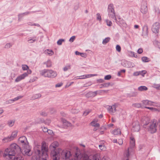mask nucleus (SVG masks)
<instances>
[{
    "label": "nucleus",
    "instance_id": "nucleus-59",
    "mask_svg": "<svg viewBox=\"0 0 160 160\" xmlns=\"http://www.w3.org/2000/svg\"><path fill=\"white\" fill-rule=\"evenodd\" d=\"M22 97V96H18L12 99L13 101H15L17 100H18V99L21 98Z\"/></svg>",
    "mask_w": 160,
    "mask_h": 160
},
{
    "label": "nucleus",
    "instance_id": "nucleus-10",
    "mask_svg": "<svg viewBox=\"0 0 160 160\" xmlns=\"http://www.w3.org/2000/svg\"><path fill=\"white\" fill-rule=\"evenodd\" d=\"M121 64L123 67L127 68L133 67L135 66L134 63L128 61H122L121 62Z\"/></svg>",
    "mask_w": 160,
    "mask_h": 160
},
{
    "label": "nucleus",
    "instance_id": "nucleus-37",
    "mask_svg": "<svg viewBox=\"0 0 160 160\" xmlns=\"http://www.w3.org/2000/svg\"><path fill=\"white\" fill-rule=\"evenodd\" d=\"M110 38L109 37H107L103 40L102 43L103 44H106L110 40Z\"/></svg>",
    "mask_w": 160,
    "mask_h": 160
},
{
    "label": "nucleus",
    "instance_id": "nucleus-44",
    "mask_svg": "<svg viewBox=\"0 0 160 160\" xmlns=\"http://www.w3.org/2000/svg\"><path fill=\"white\" fill-rule=\"evenodd\" d=\"M79 3L78 2L75 3L74 5V9L75 11L78 10L79 8Z\"/></svg>",
    "mask_w": 160,
    "mask_h": 160
},
{
    "label": "nucleus",
    "instance_id": "nucleus-42",
    "mask_svg": "<svg viewBox=\"0 0 160 160\" xmlns=\"http://www.w3.org/2000/svg\"><path fill=\"white\" fill-rule=\"evenodd\" d=\"M153 88L157 89V90H160V84H154L153 85Z\"/></svg>",
    "mask_w": 160,
    "mask_h": 160
},
{
    "label": "nucleus",
    "instance_id": "nucleus-27",
    "mask_svg": "<svg viewBox=\"0 0 160 160\" xmlns=\"http://www.w3.org/2000/svg\"><path fill=\"white\" fill-rule=\"evenodd\" d=\"M15 120H9L8 121L7 125L10 127H12L14 124Z\"/></svg>",
    "mask_w": 160,
    "mask_h": 160
},
{
    "label": "nucleus",
    "instance_id": "nucleus-64",
    "mask_svg": "<svg viewBox=\"0 0 160 160\" xmlns=\"http://www.w3.org/2000/svg\"><path fill=\"white\" fill-rule=\"evenodd\" d=\"M93 160H99L98 158V156L96 155H94L93 156Z\"/></svg>",
    "mask_w": 160,
    "mask_h": 160
},
{
    "label": "nucleus",
    "instance_id": "nucleus-7",
    "mask_svg": "<svg viewBox=\"0 0 160 160\" xmlns=\"http://www.w3.org/2000/svg\"><path fill=\"white\" fill-rule=\"evenodd\" d=\"M61 156L63 160H70L72 155L70 151L66 150H62V149Z\"/></svg>",
    "mask_w": 160,
    "mask_h": 160
},
{
    "label": "nucleus",
    "instance_id": "nucleus-30",
    "mask_svg": "<svg viewBox=\"0 0 160 160\" xmlns=\"http://www.w3.org/2000/svg\"><path fill=\"white\" fill-rule=\"evenodd\" d=\"M17 133L18 132L16 131H15L12 132L11 136H9L12 140H13L14 138L17 136Z\"/></svg>",
    "mask_w": 160,
    "mask_h": 160
},
{
    "label": "nucleus",
    "instance_id": "nucleus-62",
    "mask_svg": "<svg viewBox=\"0 0 160 160\" xmlns=\"http://www.w3.org/2000/svg\"><path fill=\"white\" fill-rule=\"evenodd\" d=\"M123 140L122 139H119L118 140V143L120 145H121L123 144Z\"/></svg>",
    "mask_w": 160,
    "mask_h": 160
},
{
    "label": "nucleus",
    "instance_id": "nucleus-47",
    "mask_svg": "<svg viewBox=\"0 0 160 160\" xmlns=\"http://www.w3.org/2000/svg\"><path fill=\"white\" fill-rule=\"evenodd\" d=\"M106 22L107 23V25L108 26H111L112 25V23L108 19L106 20Z\"/></svg>",
    "mask_w": 160,
    "mask_h": 160
},
{
    "label": "nucleus",
    "instance_id": "nucleus-36",
    "mask_svg": "<svg viewBox=\"0 0 160 160\" xmlns=\"http://www.w3.org/2000/svg\"><path fill=\"white\" fill-rule=\"evenodd\" d=\"M143 62H147L150 61V60L146 57H143L141 58Z\"/></svg>",
    "mask_w": 160,
    "mask_h": 160
},
{
    "label": "nucleus",
    "instance_id": "nucleus-20",
    "mask_svg": "<svg viewBox=\"0 0 160 160\" xmlns=\"http://www.w3.org/2000/svg\"><path fill=\"white\" fill-rule=\"evenodd\" d=\"M108 16L110 19H114L117 23H118L117 22V19L116 16V14L115 12L108 13Z\"/></svg>",
    "mask_w": 160,
    "mask_h": 160
},
{
    "label": "nucleus",
    "instance_id": "nucleus-35",
    "mask_svg": "<svg viewBox=\"0 0 160 160\" xmlns=\"http://www.w3.org/2000/svg\"><path fill=\"white\" fill-rule=\"evenodd\" d=\"M43 64H46L47 68H49L52 66V62L50 60H48L46 62L43 63Z\"/></svg>",
    "mask_w": 160,
    "mask_h": 160
},
{
    "label": "nucleus",
    "instance_id": "nucleus-41",
    "mask_svg": "<svg viewBox=\"0 0 160 160\" xmlns=\"http://www.w3.org/2000/svg\"><path fill=\"white\" fill-rule=\"evenodd\" d=\"M129 56L131 57L135 58H137V55H136L135 52H133L130 51L129 52Z\"/></svg>",
    "mask_w": 160,
    "mask_h": 160
},
{
    "label": "nucleus",
    "instance_id": "nucleus-38",
    "mask_svg": "<svg viewBox=\"0 0 160 160\" xmlns=\"http://www.w3.org/2000/svg\"><path fill=\"white\" fill-rule=\"evenodd\" d=\"M154 9L156 15L158 16L160 13V11L159 8L157 7H155L154 8Z\"/></svg>",
    "mask_w": 160,
    "mask_h": 160
},
{
    "label": "nucleus",
    "instance_id": "nucleus-52",
    "mask_svg": "<svg viewBox=\"0 0 160 160\" xmlns=\"http://www.w3.org/2000/svg\"><path fill=\"white\" fill-rule=\"evenodd\" d=\"M147 72L145 70H143L142 71H139V75L144 76V75Z\"/></svg>",
    "mask_w": 160,
    "mask_h": 160
},
{
    "label": "nucleus",
    "instance_id": "nucleus-53",
    "mask_svg": "<svg viewBox=\"0 0 160 160\" xmlns=\"http://www.w3.org/2000/svg\"><path fill=\"white\" fill-rule=\"evenodd\" d=\"M111 78V76L110 75H107L104 77V79L106 80H109Z\"/></svg>",
    "mask_w": 160,
    "mask_h": 160
},
{
    "label": "nucleus",
    "instance_id": "nucleus-29",
    "mask_svg": "<svg viewBox=\"0 0 160 160\" xmlns=\"http://www.w3.org/2000/svg\"><path fill=\"white\" fill-rule=\"evenodd\" d=\"M142 102L144 105L146 106L148 105H151V103H153V102H151L148 100H143L142 101Z\"/></svg>",
    "mask_w": 160,
    "mask_h": 160
},
{
    "label": "nucleus",
    "instance_id": "nucleus-40",
    "mask_svg": "<svg viewBox=\"0 0 160 160\" xmlns=\"http://www.w3.org/2000/svg\"><path fill=\"white\" fill-rule=\"evenodd\" d=\"M110 85V83H103L100 85V88H102L104 87H108Z\"/></svg>",
    "mask_w": 160,
    "mask_h": 160
},
{
    "label": "nucleus",
    "instance_id": "nucleus-54",
    "mask_svg": "<svg viewBox=\"0 0 160 160\" xmlns=\"http://www.w3.org/2000/svg\"><path fill=\"white\" fill-rule=\"evenodd\" d=\"M12 45L11 43H8L5 46V48H10Z\"/></svg>",
    "mask_w": 160,
    "mask_h": 160
},
{
    "label": "nucleus",
    "instance_id": "nucleus-1",
    "mask_svg": "<svg viewBox=\"0 0 160 160\" xmlns=\"http://www.w3.org/2000/svg\"><path fill=\"white\" fill-rule=\"evenodd\" d=\"M21 152V148L17 144L13 143L5 150L3 157L10 160L12 159L15 154H20Z\"/></svg>",
    "mask_w": 160,
    "mask_h": 160
},
{
    "label": "nucleus",
    "instance_id": "nucleus-49",
    "mask_svg": "<svg viewBox=\"0 0 160 160\" xmlns=\"http://www.w3.org/2000/svg\"><path fill=\"white\" fill-rule=\"evenodd\" d=\"M91 111L90 110H86L83 113V115L86 116L88 115Z\"/></svg>",
    "mask_w": 160,
    "mask_h": 160
},
{
    "label": "nucleus",
    "instance_id": "nucleus-25",
    "mask_svg": "<svg viewBox=\"0 0 160 160\" xmlns=\"http://www.w3.org/2000/svg\"><path fill=\"white\" fill-rule=\"evenodd\" d=\"M12 159L13 160H23V158L19 154H18L16 156H14Z\"/></svg>",
    "mask_w": 160,
    "mask_h": 160
},
{
    "label": "nucleus",
    "instance_id": "nucleus-34",
    "mask_svg": "<svg viewBox=\"0 0 160 160\" xmlns=\"http://www.w3.org/2000/svg\"><path fill=\"white\" fill-rule=\"evenodd\" d=\"M41 94L40 93L36 94L33 95L32 97V99H35L40 98Z\"/></svg>",
    "mask_w": 160,
    "mask_h": 160
},
{
    "label": "nucleus",
    "instance_id": "nucleus-23",
    "mask_svg": "<svg viewBox=\"0 0 160 160\" xmlns=\"http://www.w3.org/2000/svg\"><path fill=\"white\" fill-rule=\"evenodd\" d=\"M97 74H88V75H84L79 76V79H83L89 77V76H97Z\"/></svg>",
    "mask_w": 160,
    "mask_h": 160
},
{
    "label": "nucleus",
    "instance_id": "nucleus-5",
    "mask_svg": "<svg viewBox=\"0 0 160 160\" xmlns=\"http://www.w3.org/2000/svg\"><path fill=\"white\" fill-rule=\"evenodd\" d=\"M130 147L128 148V150H126L124 154L123 160H129V157L131 152L132 151V148L135 145V141H130Z\"/></svg>",
    "mask_w": 160,
    "mask_h": 160
},
{
    "label": "nucleus",
    "instance_id": "nucleus-8",
    "mask_svg": "<svg viewBox=\"0 0 160 160\" xmlns=\"http://www.w3.org/2000/svg\"><path fill=\"white\" fill-rule=\"evenodd\" d=\"M158 126L156 125V123L154 122H150L147 128V129L148 131L150 133H153L157 131L156 127Z\"/></svg>",
    "mask_w": 160,
    "mask_h": 160
},
{
    "label": "nucleus",
    "instance_id": "nucleus-13",
    "mask_svg": "<svg viewBox=\"0 0 160 160\" xmlns=\"http://www.w3.org/2000/svg\"><path fill=\"white\" fill-rule=\"evenodd\" d=\"M19 142L22 144V146L28 144V142L27 141V138L25 136H22L19 138Z\"/></svg>",
    "mask_w": 160,
    "mask_h": 160
},
{
    "label": "nucleus",
    "instance_id": "nucleus-56",
    "mask_svg": "<svg viewBox=\"0 0 160 160\" xmlns=\"http://www.w3.org/2000/svg\"><path fill=\"white\" fill-rule=\"evenodd\" d=\"M35 12V11H33V12H24V13H22V14H23V16L24 15H27L30 13H33V12Z\"/></svg>",
    "mask_w": 160,
    "mask_h": 160
},
{
    "label": "nucleus",
    "instance_id": "nucleus-55",
    "mask_svg": "<svg viewBox=\"0 0 160 160\" xmlns=\"http://www.w3.org/2000/svg\"><path fill=\"white\" fill-rule=\"evenodd\" d=\"M116 49L118 52H120L121 50L120 46L118 45H117L116 46Z\"/></svg>",
    "mask_w": 160,
    "mask_h": 160
},
{
    "label": "nucleus",
    "instance_id": "nucleus-22",
    "mask_svg": "<svg viewBox=\"0 0 160 160\" xmlns=\"http://www.w3.org/2000/svg\"><path fill=\"white\" fill-rule=\"evenodd\" d=\"M115 12L114 9V5L113 4L111 3L109 4L108 6V13Z\"/></svg>",
    "mask_w": 160,
    "mask_h": 160
},
{
    "label": "nucleus",
    "instance_id": "nucleus-57",
    "mask_svg": "<svg viewBox=\"0 0 160 160\" xmlns=\"http://www.w3.org/2000/svg\"><path fill=\"white\" fill-rule=\"evenodd\" d=\"M75 38L74 36H72L69 39V41L71 42H73Z\"/></svg>",
    "mask_w": 160,
    "mask_h": 160
},
{
    "label": "nucleus",
    "instance_id": "nucleus-18",
    "mask_svg": "<svg viewBox=\"0 0 160 160\" xmlns=\"http://www.w3.org/2000/svg\"><path fill=\"white\" fill-rule=\"evenodd\" d=\"M148 27L147 25H145L142 28V35L147 36L148 34Z\"/></svg>",
    "mask_w": 160,
    "mask_h": 160
},
{
    "label": "nucleus",
    "instance_id": "nucleus-50",
    "mask_svg": "<svg viewBox=\"0 0 160 160\" xmlns=\"http://www.w3.org/2000/svg\"><path fill=\"white\" fill-rule=\"evenodd\" d=\"M96 16L97 17V20H99V21H101L102 18L100 14L98 13L96 14Z\"/></svg>",
    "mask_w": 160,
    "mask_h": 160
},
{
    "label": "nucleus",
    "instance_id": "nucleus-61",
    "mask_svg": "<svg viewBox=\"0 0 160 160\" xmlns=\"http://www.w3.org/2000/svg\"><path fill=\"white\" fill-rule=\"evenodd\" d=\"M142 52L143 49L142 48H139L138 51V52L139 54H141Z\"/></svg>",
    "mask_w": 160,
    "mask_h": 160
},
{
    "label": "nucleus",
    "instance_id": "nucleus-17",
    "mask_svg": "<svg viewBox=\"0 0 160 160\" xmlns=\"http://www.w3.org/2000/svg\"><path fill=\"white\" fill-rule=\"evenodd\" d=\"M98 92V91L89 92L86 94V97L88 98L94 97L97 95Z\"/></svg>",
    "mask_w": 160,
    "mask_h": 160
},
{
    "label": "nucleus",
    "instance_id": "nucleus-21",
    "mask_svg": "<svg viewBox=\"0 0 160 160\" xmlns=\"http://www.w3.org/2000/svg\"><path fill=\"white\" fill-rule=\"evenodd\" d=\"M59 143L57 141L53 142L50 146L49 148L51 149H57L56 148L59 146Z\"/></svg>",
    "mask_w": 160,
    "mask_h": 160
},
{
    "label": "nucleus",
    "instance_id": "nucleus-51",
    "mask_svg": "<svg viewBox=\"0 0 160 160\" xmlns=\"http://www.w3.org/2000/svg\"><path fill=\"white\" fill-rule=\"evenodd\" d=\"M138 95V92H132L130 94V96L131 97H136Z\"/></svg>",
    "mask_w": 160,
    "mask_h": 160
},
{
    "label": "nucleus",
    "instance_id": "nucleus-63",
    "mask_svg": "<svg viewBox=\"0 0 160 160\" xmlns=\"http://www.w3.org/2000/svg\"><path fill=\"white\" fill-rule=\"evenodd\" d=\"M23 15L22 13H20L18 15V20H19L21 18Z\"/></svg>",
    "mask_w": 160,
    "mask_h": 160
},
{
    "label": "nucleus",
    "instance_id": "nucleus-33",
    "mask_svg": "<svg viewBox=\"0 0 160 160\" xmlns=\"http://www.w3.org/2000/svg\"><path fill=\"white\" fill-rule=\"evenodd\" d=\"M113 134L115 135H117L118 134H121V132L120 129H114L112 132Z\"/></svg>",
    "mask_w": 160,
    "mask_h": 160
},
{
    "label": "nucleus",
    "instance_id": "nucleus-16",
    "mask_svg": "<svg viewBox=\"0 0 160 160\" xmlns=\"http://www.w3.org/2000/svg\"><path fill=\"white\" fill-rule=\"evenodd\" d=\"M142 122L143 123V127L144 128H146L148 127L146 126L148 125L149 124V119L147 117H144L142 119Z\"/></svg>",
    "mask_w": 160,
    "mask_h": 160
},
{
    "label": "nucleus",
    "instance_id": "nucleus-14",
    "mask_svg": "<svg viewBox=\"0 0 160 160\" xmlns=\"http://www.w3.org/2000/svg\"><path fill=\"white\" fill-rule=\"evenodd\" d=\"M116 105H113L112 106H108L107 109L109 113H112L116 112Z\"/></svg>",
    "mask_w": 160,
    "mask_h": 160
},
{
    "label": "nucleus",
    "instance_id": "nucleus-3",
    "mask_svg": "<svg viewBox=\"0 0 160 160\" xmlns=\"http://www.w3.org/2000/svg\"><path fill=\"white\" fill-rule=\"evenodd\" d=\"M40 74L44 77L53 78L55 77L57 74L56 71L52 70L44 69L40 71Z\"/></svg>",
    "mask_w": 160,
    "mask_h": 160
},
{
    "label": "nucleus",
    "instance_id": "nucleus-58",
    "mask_svg": "<svg viewBox=\"0 0 160 160\" xmlns=\"http://www.w3.org/2000/svg\"><path fill=\"white\" fill-rule=\"evenodd\" d=\"M79 111L78 110L76 109H72L71 110V112L73 113H78Z\"/></svg>",
    "mask_w": 160,
    "mask_h": 160
},
{
    "label": "nucleus",
    "instance_id": "nucleus-43",
    "mask_svg": "<svg viewBox=\"0 0 160 160\" xmlns=\"http://www.w3.org/2000/svg\"><path fill=\"white\" fill-rule=\"evenodd\" d=\"M155 45L160 49V42L157 41H155L153 42Z\"/></svg>",
    "mask_w": 160,
    "mask_h": 160
},
{
    "label": "nucleus",
    "instance_id": "nucleus-26",
    "mask_svg": "<svg viewBox=\"0 0 160 160\" xmlns=\"http://www.w3.org/2000/svg\"><path fill=\"white\" fill-rule=\"evenodd\" d=\"M38 38L36 37H32V38H29L28 40L29 43H33L38 40Z\"/></svg>",
    "mask_w": 160,
    "mask_h": 160
},
{
    "label": "nucleus",
    "instance_id": "nucleus-15",
    "mask_svg": "<svg viewBox=\"0 0 160 160\" xmlns=\"http://www.w3.org/2000/svg\"><path fill=\"white\" fill-rule=\"evenodd\" d=\"M28 76L27 72H25L23 74L17 77L15 80V82H18L21 80L24 79L25 77Z\"/></svg>",
    "mask_w": 160,
    "mask_h": 160
},
{
    "label": "nucleus",
    "instance_id": "nucleus-46",
    "mask_svg": "<svg viewBox=\"0 0 160 160\" xmlns=\"http://www.w3.org/2000/svg\"><path fill=\"white\" fill-rule=\"evenodd\" d=\"M28 67L26 65H22V68L23 70H26L28 69Z\"/></svg>",
    "mask_w": 160,
    "mask_h": 160
},
{
    "label": "nucleus",
    "instance_id": "nucleus-11",
    "mask_svg": "<svg viewBox=\"0 0 160 160\" xmlns=\"http://www.w3.org/2000/svg\"><path fill=\"white\" fill-rule=\"evenodd\" d=\"M159 23L158 22H156L154 23L152 28V30L153 33L156 34L158 33L159 32Z\"/></svg>",
    "mask_w": 160,
    "mask_h": 160
},
{
    "label": "nucleus",
    "instance_id": "nucleus-48",
    "mask_svg": "<svg viewBox=\"0 0 160 160\" xmlns=\"http://www.w3.org/2000/svg\"><path fill=\"white\" fill-rule=\"evenodd\" d=\"M65 40L64 39H60L57 42V43L59 45H62V43L63 41H64Z\"/></svg>",
    "mask_w": 160,
    "mask_h": 160
},
{
    "label": "nucleus",
    "instance_id": "nucleus-60",
    "mask_svg": "<svg viewBox=\"0 0 160 160\" xmlns=\"http://www.w3.org/2000/svg\"><path fill=\"white\" fill-rule=\"evenodd\" d=\"M40 114L41 115L44 117L47 116V113L44 112H41Z\"/></svg>",
    "mask_w": 160,
    "mask_h": 160
},
{
    "label": "nucleus",
    "instance_id": "nucleus-12",
    "mask_svg": "<svg viewBox=\"0 0 160 160\" xmlns=\"http://www.w3.org/2000/svg\"><path fill=\"white\" fill-rule=\"evenodd\" d=\"M118 20H117V23L120 26H122L125 28L127 27V24L125 21L122 18H121L120 16L118 17Z\"/></svg>",
    "mask_w": 160,
    "mask_h": 160
},
{
    "label": "nucleus",
    "instance_id": "nucleus-19",
    "mask_svg": "<svg viewBox=\"0 0 160 160\" xmlns=\"http://www.w3.org/2000/svg\"><path fill=\"white\" fill-rule=\"evenodd\" d=\"M140 130V126L138 123L135 124L134 123L132 124V130L134 132H138Z\"/></svg>",
    "mask_w": 160,
    "mask_h": 160
},
{
    "label": "nucleus",
    "instance_id": "nucleus-32",
    "mask_svg": "<svg viewBox=\"0 0 160 160\" xmlns=\"http://www.w3.org/2000/svg\"><path fill=\"white\" fill-rule=\"evenodd\" d=\"M148 89V88L145 86H141L138 88V90L140 91H146Z\"/></svg>",
    "mask_w": 160,
    "mask_h": 160
},
{
    "label": "nucleus",
    "instance_id": "nucleus-39",
    "mask_svg": "<svg viewBox=\"0 0 160 160\" xmlns=\"http://www.w3.org/2000/svg\"><path fill=\"white\" fill-rule=\"evenodd\" d=\"M71 65L70 64L65 66L63 68V70L65 72L67 71L69 69H71Z\"/></svg>",
    "mask_w": 160,
    "mask_h": 160
},
{
    "label": "nucleus",
    "instance_id": "nucleus-45",
    "mask_svg": "<svg viewBox=\"0 0 160 160\" xmlns=\"http://www.w3.org/2000/svg\"><path fill=\"white\" fill-rule=\"evenodd\" d=\"M132 106L134 107L140 108L141 107V104L140 103H135L132 104Z\"/></svg>",
    "mask_w": 160,
    "mask_h": 160
},
{
    "label": "nucleus",
    "instance_id": "nucleus-6",
    "mask_svg": "<svg viewBox=\"0 0 160 160\" xmlns=\"http://www.w3.org/2000/svg\"><path fill=\"white\" fill-rule=\"evenodd\" d=\"M22 146V153L24 156H31L32 154L31 151V147L29 145V143L24 145Z\"/></svg>",
    "mask_w": 160,
    "mask_h": 160
},
{
    "label": "nucleus",
    "instance_id": "nucleus-2",
    "mask_svg": "<svg viewBox=\"0 0 160 160\" xmlns=\"http://www.w3.org/2000/svg\"><path fill=\"white\" fill-rule=\"evenodd\" d=\"M35 153L38 154L42 160L47 159L48 157V149L45 145H36L34 148Z\"/></svg>",
    "mask_w": 160,
    "mask_h": 160
},
{
    "label": "nucleus",
    "instance_id": "nucleus-28",
    "mask_svg": "<svg viewBox=\"0 0 160 160\" xmlns=\"http://www.w3.org/2000/svg\"><path fill=\"white\" fill-rule=\"evenodd\" d=\"M12 141V139L10 138L9 136H8L7 137L4 138L2 139V142L3 143H6Z\"/></svg>",
    "mask_w": 160,
    "mask_h": 160
},
{
    "label": "nucleus",
    "instance_id": "nucleus-24",
    "mask_svg": "<svg viewBox=\"0 0 160 160\" xmlns=\"http://www.w3.org/2000/svg\"><path fill=\"white\" fill-rule=\"evenodd\" d=\"M74 156L78 159H80L82 157V155L81 154L80 151H77L75 153Z\"/></svg>",
    "mask_w": 160,
    "mask_h": 160
},
{
    "label": "nucleus",
    "instance_id": "nucleus-4",
    "mask_svg": "<svg viewBox=\"0 0 160 160\" xmlns=\"http://www.w3.org/2000/svg\"><path fill=\"white\" fill-rule=\"evenodd\" d=\"M62 149L58 148L57 149H52L51 152V157L52 160H59L60 153Z\"/></svg>",
    "mask_w": 160,
    "mask_h": 160
},
{
    "label": "nucleus",
    "instance_id": "nucleus-31",
    "mask_svg": "<svg viewBox=\"0 0 160 160\" xmlns=\"http://www.w3.org/2000/svg\"><path fill=\"white\" fill-rule=\"evenodd\" d=\"M44 52L45 54H48L50 56L54 54V52L52 50L47 49L45 50Z\"/></svg>",
    "mask_w": 160,
    "mask_h": 160
},
{
    "label": "nucleus",
    "instance_id": "nucleus-9",
    "mask_svg": "<svg viewBox=\"0 0 160 160\" xmlns=\"http://www.w3.org/2000/svg\"><path fill=\"white\" fill-rule=\"evenodd\" d=\"M147 4L146 1L143 2L141 5V12L143 14L147 13L148 12Z\"/></svg>",
    "mask_w": 160,
    "mask_h": 160
}]
</instances>
